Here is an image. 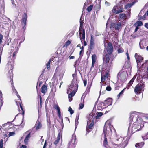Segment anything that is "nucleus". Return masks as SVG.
I'll list each match as a JSON object with an SVG mask.
<instances>
[{
	"mask_svg": "<svg viewBox=\"0 0 148 148\" xmlns=\"http://www.w3.org/2000/svg\"><path fill=\"white\" fill-rule=\"evenodd\" d=\"M83 45L84 46H86L87 45V42H86L85 40H83Z\"/></svg>",
	"mask_w": 148,
	"mask_h": 148,
	"instance_id": "e2e57ef3",
	"label": "nucleus"
},
{
	"mask_svg": "<svg viewBox=\"0 0 148 148\" xmlns=\"http://www.w3.org/2000/svg\"><path fill=\"white\" fill-rule=\"evenodd\" d=\"M142 138L143 140H145L148 139V132L145 136H142Z\"/></svg>",
	"mask_w": 148,
	"mask_h": 148,
	"instance_id": "72a5a7b5",
	"label": "nucleus"
},
{
	"mask_svg": "<svg viewBox=\"0 0 148 148\" xmlns=\"http://www.w3.org/2000/svg\"><path fill=\"white\" fill-rule=\"evenodd\" d=\"M135 3V1L132 2L131 3H128L125 6L126 9H128L132 7Z\"/></svg>",
	"mask_w": 148,
	"mask_h": 148,
	"instance_id": "5701e85b",
	"label": "nucleus"
},
{
	"mask_svg": "<svg viewBox=\"0 0 148 148\" xmlns=\"http://www.w3.org/2000/svg\"><path fill=\"white\" fill-rule=\"evenodd\" d=\"M135 57L137 62V67L138 69L143 70L144 69V67H143L144 64H141V62L143 60V58L140 56L138 55L137 53H135Z\"/></svg>",
	"mask_w": 148,
	"mask_h": 148,
	"instance_id": "20e7f679",
	"label": "nucleus"
},
{
	"mask_svg": "<svg viewBox=\"0 0 148 148\" xmlns=\"http://www.w3.org/2000/svg\"><path fill=\"white\" fill-rule=\"evenodd\" d=\"M107 138L106 137V136H105V138H104V140L103 142V145H104V146L107 148H108V145L107 144Z\"/></svg>",
	"mask_w": 148,
	"mask_h": 148,
	"instance_id": "393cba45",
	"label": "nucleus"
},
{
	"mask_svg": "<svg viewBox=\"0 0 148 148\" xmlns=\"http://www.w3.org/2000/svg\"><path fill=\"white\" fill-rule=\"evenodd\" d=\"M71 42L70 41L68 40L65 43V45L66 46H68L71 44Z\"/></svg>",
	"mask_w": 148,
	"mask_h": 148,
	"instance_id": "864d4df0",
	"label": "nucleus"
},
{
	"mask_svg": "<svg viewBox=\"0 0 148 148\" xmlns=\"http://www.w3.org/2000/svg\"><path fill=\"white\" fill-rule=\"evenodd\" d=\"M54 108L56 109L58 111V113H60V109L57 105H56L54 106Z\"/></svg>",
	"mask_w": 148,
	"mask_h": 148,
	"instance_id": "7c9ffc66",
	"label": "nucleus"
},
{
	"mask_svg": "<svg viewBox=\"0 0 148 148\" xmlns=\"http://www.w3.org/2000/svg\"><path fill=\"white\" fill-rule=\"evenodd\" d=\"M126 55L127 56V58L128 60H129L130 59V57L128 53V50H127V52L126 53Z\"/></svg>",
	"mask_w": 148,
	"mask_h": 148,
	"instance_id": "5fc2aeb1",
	"label": "nucleus"
},
{
	"mask_svg": "<svg viewBox=\"0 0 148 148\" xmlns=\"http://www.w3.org/2000/svg\"><path fill=\"white\" fill-rule=\"evenodd\" d=\"M42 79V74L39 77V80H41Z\"/></svg>",
	"mask_w": 148,
	"mask_h": 148,
	"instance_id": "0e129e2a",
	"label": "nucleus"
},
{
	"mask_svg": "<svg viewBox=\"0 0 148 148\" xmlns=\"http://www.w3.org/2000/svg\"><path fill=\"white\" fill-rule=\"evenodd\" d=\"M96 56L95 55H93L92 56V64L91 66V68L94 67L95 63L96 62Z\"/></svg>",
	"mask_w": 148,
	"mask_h": 148,
	"instance_id": "f3484780",
	"label": "nucleus"
},
{
	"mask_svg": "<svg viewBox=\"0 0 148 148\" xmlns=\"http://www.w3.org/2000/svg\"><path fill=\"white\" fill-rule=\"evenodd\" d=\"M84 86H86L87 84V80L86 79L84 81Z\"/></svg>",
	"mask_w": 148,
	"mask_h": 148,
	"instance_id": "13d9d810",
	"label": "nucleus"
},
{
	"mask_svg": "<svg viewBox=\"0 0 148 148\" xmlns=\"http://www.w3.org/2000/svg\"><path fill=\"white\" fill-rule=\"evenodd\" d=\"M144 126V121L143 123H140L139 124V123H133V125L132 128V131L134 133L140 130Z\"/></svg>",
	"mask_w": 148,
	"mask_h": 148,
	"instance_id": "423d86ee",
	"label": "nucleus"
},
{
	"mask_svg": "<svg viewBox=\"0 0 148 148\" xmlns=\"http://www.w3.org/2000/svg\"><path fill=\"white\" fill-rule=\"evenodd\" d=\"M68 110L70 111V112L71 114H72L74 112L73 110L70 107L69 108Z\"/></svg>",
	"mask_w": 148,
	"mask_h": 148,
	"instance_id": "79ce46f5",
	"label": "nucleus"
},
{
	"mask_svg": "<svg viewBox=\"0 0 148 148\" xmlns=\"http://www.w3.org/2000/svg\"><path fill=\"white\" fill-rule=\"evenodd\" d=\"M77 74L75 73L74 74H73L72 75V76L73 77V80H74V79L75 80H77Z\"/></svg>",
	"mask_w": 148,
	"mask_h": 148,
	"instance_id": "c9c22d12",
	"label": "nucleus"
},
{
	"mask_svg": "<svg viewBox=\"0 0 148 148\" xmlns=\"http://www.w3.org/2000/svg\"><path fill=\"white\" fill-rule=\"evenodd\" d=\"M30 137V133H29L26 136L24 140L25 143L26 144L27 143L28 140Z\"/></svg>",
	"mask_w": 148,
	"mask_h": 148,
	"instance_id": "b1692460",
	"label": "nucleus"
},
{
	"mask_svg": "<svg viewBox=\"0 0 148 148\" xmlns=\"http://www.w3.org/2000/svg\"><path fill=\"white\" fill-rule=\"evenodd\" d=\"M137 81L141 84H145V83L148 82V73H145L143 75H139L138 77Z\"/></svg>",
	"mask_w": 148,
	"mask_h": 148,
	"instance_id": "39448f33",
	"label": "nucleus"
},
{
	"mask_svg": "<svg viewBox=\"0 0 148 148\" xmlns=\"http://www.w3.org/2000/svg\"><path fill=\"white\" fill-rule=\"evenodd\" d=\"M16 53H17V52L16 51L14 52L13 54V57H15L16 56Z\"/></svg>",
	"mask_w": 148,
	"mask_h": 148,
	"instance_id": "680f3d73",
	"label": "nucleus"
},
{
	"mask_svg": "<svg viewBox=\"0 0 148 148\" xmlns=\"http://www.w3.org/2000/svg\"><path fill=\"white\" fill-rule=\"evenodd\" d=\"M114 26L116 29L119 30L121 26V23L119 22L116 24H115Z\"/></svg>",
	"mask_w": 148,
	"mask_h": 148,
	"instance_id": "6ab92c4d",
	"label": "nucleus"
},
{
	"mask_svg": "<svg viewBox=\"0 0 148 148\" xmlns=\"http://www.w3.org/2000/svg\"><path fill=\"white\" fill-rule=\"evenodd\" d=\"M47 90V86L45 85H43L41 87V92L43 93H45Z\"/></svg>",
	"mask_w": 148,
	"mask_h": 148,
	"instance_id": "412c9836",
	"label": "nucleus"
},
{
	"mask_svg": "<svg viewBox=\"0 0 148 148\" xmlns=\"http://www.w3.org/2000/svg\"><path fill=\"white\" fill-rule=\"evenodd\" d=\"M93 8L92 5H90L88 6L86 9V10L88 12H90L91 11Z\"/></svg>",
	"mask_w": 148,
	"mask_h": 148,
	"instance_id": "473e14b6",
	"label": "nucleus"
},
{
	"mask_svg": "<svg viewBox=\"0 0 148 148\" xmlns=\"http://www.w3.org/2000/svg\"><path fill=\"white\" fill-rule=\"evenodd\" d=\"M42 98H41V97L40 96V105H41L42 104Z\"/></svg>",
	"mask_w": 148,
	"mask_h": 148,
	"instance_id": "bf43d9fd",
	"label": "nucleus"
},
{
	"mask_svg": "<svg viewBox=\"0 0 148 148\" xmlns=\"http://www.w3.org/2000/svg\"><path fill=\"white\" fill-rule=\"evenodd\" d=\"M3 38V35L0 33V44L3 42L2 40Z\"/></svg>",
	"mask_w": 148,
	"mask_h": 148,
	"instance_id": "c03bdc74",
	"label": "nucleus"
},
{
	"mask_svg": "<svg viewBox=\"0 0 148 148\" xmlns=\"http://www.w3.org/2000/svg\"><path fill=\"white\" fill-rule=\"evenodd\" d=\"M144 143L141 142L140 143H138L136 144L135 146L137 148L138 147V148H141L142 147L143 145L144 144Z\"/></svg>",
	"mask_w": 148,
	"mask_h": 148,
	"instance_id": "a878e982",
	"label": "nucleus"
},
{
	"mask_svg": "<svg viewBox=\"0 0 148 148\" xmlns=\"http://www.w3.org/2000/svg\"><path fill=\"white\" fill-rule=\"evenodd\" d=\"M80 20V26L79 29V35H81L82 34V31L83 30V21H81V19Z\"/></svg>",
	"mask_w": 148,
	"mask_h": 148,
	"instance_id": "a211bd4d",
	"label": "nucleus"
},
{
	"mask_svg": "<svg viewBox=\"0 0 148 148\" xmlns=\"http://www.w3.org/2000/svg\"><path fill=\"white\" fill-rule=\"evenodd\" d=\"M27 20V15L26 13H24L22 16L21 23L23 29L26 25V23Z\"/></svg>",
	"mask_w": 148,
	"mask_h": 148,
	"instance_id": "9b49d317",
	"label": "nucleus"
},
{
	"mask_svg": "<svg viewBox=\"0 0 148 148\" xmlns=\"http://www.w3.org/2000/svg\"><path fill=\"white\" fill-rule=\"evenodd\" d=\"M104 103L106 107L108 106L111 105L112 103V99L111 98H108L104 101Z\"/></svg>",
	"mask_w": 148,
	"mask_h": 148,
	"instance_id": "4468645a",
	"label": "nucleus"
},
{
	"mask_svg": "<svg viewBox=\"0 0 148 148\" xmlns=\"http://www.w3.org/2000/svg\"><path fill=\"white\" fill-rule=\"evenodd\" d=\"M12 90H13V92H15L16 93V95H17V96L19 98L20 96L19 95H18V92L16 91V90L15 89H14V87H13V88H12Z\"/></svg>",
	"mask_w": 148,
	"mask_h": 148,
	"instance_id": "58836bf2",
	"label": "nucleus"
},
{
	"mask_svg": "<svg viewBox=\"0 0 148 148\" xmlns=\"http://www.w3.org/2000/svg\"><path fill=\"white\" fill-rule=\"evenodd\" d=\"M106 49L107 53L105 54V56L103 57V61L104 63L107 64L108 66L110 65V66H111V63H109V60L111 58L110 55L113 51V46L110 43H108L106 47Z\"/></svg>",
	"mask_w": 148,
	"mask_h": 148,
	"instance_id": "f03ea898",
	"label": "nucleus"
},
{
	"mask_svg": "<svg viewBox=\"0 0 148 148\" xmlns=\"http://www.w3.org/2000/svg\"><path fill=\"white\" fill-rule=\"evenodd\" d=\"M143 41H140L139 43V46L140 48L141 49H143L145 48L144 47L143 45Z\"/></svg>",
	"mask_w": 148,
	"mask_h": 148,
	"instance_id": "f704fd0d",
	"label": "nucleus"
},
{
	"mask_svg": "<svg viewBox=\"0 0 148 148\" xmlns=\"http://www.w3.org/2000/svg\"><path fill=\"white\" fill-rule=\"evenodd\" d=\"M106 78L104 76V75H103V74H101V81L102 82H104V81H105Z\"/></svg>",
	"mask_w": 148,
	"mask_h": 148,
	"instance_id": "a19ab883",
	"label": "nucleus"
},
{
	"mask_svg": "<svg viewBox=\"0 0 148 148\" xmlns=\"http://www.w3.org/2000/svg\"><path fill=\"white\" fill-rule=\"evenodd\" d=\"M42 125L39 121H37L35 124V127L36 130H37L41 128Z\"/></svg>",
	"mask_w": 148,
	"mask_h": 148,
	"instance_id": "dca6fc26",
	"label": "nucleus"
},
{
	"mask_svg": "<svg viewBox=\"0 0 148 148\" xmlns=\"http://www.w3.org/2000/svg\"><path fill=\"white\" fill-rule=\"evenodd\" d=\"M90 37H91V40H90V45H89V47H90V50L92 51V49H93L94 47V40L93 38V36L92 35H91Z\"/></svg>",
	"mask_w": 148,
	"mask_h": 148,
	"instance_id": "ddd939ff",
	"label": "nucleus"
},
{
	"mask_svg": "<svg viewBox=\"0 0 148 148\" xmlns=\"http://www.w3.org/2000/svg\"><path fill=\"white\" fill-rule=\"evenodd\" d=\"M51 61V59H50L49 60L48 62L46 64L47 67L48 69L50 68V63Z\"/></svg>",
	"mask_w": 148,
	"mask_h": 148,
	"instance_id": "e433bc0d",
	"label": "nucleus"
},
{
	"mask_svg": "<svg viewBox=\"0 0 148 148\" xmlns=\"http://www.w3.org/2000/svg\"><path fill=\"white\" fill-rule=\"evenodd\" d=\"M136 77V76L135 75L134 76L133 78L131 79V80L130 81L129 83H128V85L129 86H131L133 82L134 81Z\"/></svg>",
	"mask_w": 148,
	"mask_h": 148,
	"instance_id": "bb28decb",
	"label": "nucleus"
},
{
	"mask_svg": "<svg viewBox=\"0 0 148 148\" xmlns=\"http://www.w3.org/2000/svg\"><path fill=\"white\" fill-rule=\"evenodd\" d=\"M123 51V50L122 49H119L118 50V53H122Z\"/></svg>",
	"mask_w": 148,
	"mask_h": 148,
	"instance_id": "603ef678",
	"label": "nucleus"
},
{
	"mask_svg": "<svg viewBox=\"0 0 148 148\" xmlns=\"http://www.w3.org/2000/svg\"><path fill=\"white\" fill-rule=\"evenodd\" d=\"M126 17V15L125 14H120L119 15V18L120 19H124Z\"/></svg>",
	"mask_w": 148,
	"mask_h": 148,
	"instance_id": "c85d7f7f",
	"label": "nucleus"
},
{
	"mask_svg": "<svg viewBox=\"0 0 148 148\" xmlns=\"http://www.w3.org/2000/svg\"><path fill=\"white\" fill-rule=\"evenodd\" d=\"M15 134V133L14 132H10L8 135L9 136H14Z\"/></svg>",
	"mask_w": 148,
	"mask_h": 148,
	"instance_id": "a18cd8bd",
	"label": "nucleus"
},
{
	"mask_svg": "<svg viewBox=\"0 0 148 148\" xmlns=\"http://www.w3.org/2000/svg\"><path fill=\"white\" fill-rule=\"evenodd\" d=\"M46 141H45V142L44 145L43 146V148H45L46 147Z\"/></svg>",
	"mask_w": 148,
	"mask_h": 148,
	"instance_id": "69168bd1",
	"label": "nucleus"
},
{
	"mask_svg": "<svg viewBox=\"0 0 148 148\" xmlns=\"http://www.w3.org/2000/svg\"><path fill=\"white\" fill-rule=\"evenodd\" d=\"M146 17V15L145 14L142 17L141 19L143 20H144L145 19Z\"/></svg>",
	"mask_w": 148,
	"mask_h": 148,
	"instance_id": "4d7b16f0",
	"label": "nucleus"
},
{
	"mask_svg": "<svg viewBox=\"0 0 148 148\" xmlns=\"http://www.w3.org/2000/svg\"><path fill=\"white\" fill-rule=\"evenodd\" d=\"M93 125L94 123L93 119H92L90 120L88 119L86 128V131L88 132L89 133L90 132V129Z\"/></svg>",
	"mask_w": 148,
	"mask_h": 148,
	"instance_id": "9d476101",
	"label": "nucleus"
},
{
	"mask_svg": "<svg viewBox=\"0 0 148 148\" xmlns=\"http://www.w3.org/2000/svg\"><path fill=\"white\" fill-rule=\"evenodd\" d=\"M60 139V136L58 135V136L57 137V139L55 141V142L54 143V144L55 145L57 144L58 143Z\"/></svg>",
	"mask_w": 148,
	"mask_h": 148,
	"instance_id": "2f4dec72",
	"label": "nucleus"
},
{
	"mask_svg": "<svg viewBox=\"0 0 148 148\" xmlns=\"http://www.w3.org/2000/svg\"><path fill=\"white\" fill-rule=\"evenodd\" d=\"M145 86V84H137L134 88L135 93L136 94H140L143 91Z\"/></svg>",
	"mask_w": 148,
	"mask_h": 148,
	"instance_id": "0eeeda50",
	"label": "nucleus"
},
{
	"mask_svg": "<svg viewBox=\"0 0 148 148\" xmlns=\"http://www.w3.org/2000/svg\"><path fill=\"white\" fill-rule=\"evenodd\" d=\"M3 144V140L1 139L0 141V148H2Z\"/></svg>",
	"mask_w": 148,
	"mask_h": 148,
	"instance_id": "8fccbe9b",
	"label": "nucleus"
},
{
	"mask_svg": "<svg viewBox=\"0 0 148 148\" xmlns=\"http://www.w3.org/2000/svg\"><path fill=\"white\" fill-rule=\"evenodd\" d=\"M104 75L106 78H108L109 76L108 73L107 72H106L105 74H104Z\"/></svg>",
	"mask_w": 148,
	"mask_h": 148,
	"instance_id": "6e6d98bb",
	"label": "nucleus"
},
{
	"mask_svg": "<svg viewBox=\"0 0 148 148\" xmlns=\"http://www.w3.org/2000/svg\"><path fill=\"white\" fill-rule=\"evenodd\" d=\"M103 113L102 112H97V115L96 116V119H98L99 117L103 115Z\"/></svg>",
	"mask_w": 148,
	"mask_h": 148,
	"instance_id": "c756f323",
	"label": "nucleus"
},
{
	"mask_svg": "<svg viewBox=\"0 0 148 148\" xmlns=\"http://www.w3.org/2000/svg\"><path fill=\"white\" fill-rule=\"evenodd\" d=\"M142 113L137 112H134L132 113L130 115L129 119L130 122H133L134 123H143V121L140 117Z\"/></svg>",
	"mask_w": 148,
	"mask_h": 148,
	"instance_id": "7ed1b4c3",
	"label": "nucleus"
},
{
	"mask_svg": "<svg viewBox=\"0 0 148 148\" xmlns=\"http://www.w3.org/2000/svg\"><path fill=\"white\" fill-rule=\"evenodd\" d=\"M21 147L22 148H26L27 146H26L24 145H22Z\"/></svg>",
	"mask_w": 148,
	"mask_h": 148,
	"instance_id": "774afa93",
	"label": "nucleus"
},
{
	"mask_svg": "<svg viewBox=\"0 0 148 148\" xmlns=\"http://www.w3.org/2000/svg\"><path fill=\"white\" fill-rule=\"evenodd\" d=\"M97 107L98 108L99 107L102 108H104L106 107V106H105L104 102H99L97 105Z\"/></svg>",
	"mask_w": 148,
	"mask_h": 148,
	"instance_id": "aec40b11",
	"label": "nucleus"
},
{
	"mask_svg": "<svg viewBox=\"0 0 148 148\" xmlns=\"http://www.w3.org/2000/svg\"><path fill=\"white\" fill-rule=\"evenodd\" d=\"M84 106V104L83 103H80L79 105V108L80 109H82L83 108Z\"/></svg>",
	"mask_w": 148,
	"mask_h": 148,
	"instance_id": "09e8293b",
	"label": "nucleus"
},
{
	"mask_svg": "<svg viewBox=\"0 0 148 148\" xmlns=\"http://www.w3.org/2000/svg\"><path fill=\"white\" fill-rule=\"evenodd\" d=\"M109 123L108 121H106L104 127V130H103V133L104 134V136H106V135L107 134V129L110 130L111 132L112 130L111 129V127H110L109 126Z\"/></svg>",
	"mask_w": 148,
	"mask_h": 148,
	"instance_id": "f8f14e48",
	"label": "nucleus"
},
{
	"mask_svg": "<svg viewBox=\"0 0 148 148\" xmlns=\"http://www.w3.org/2000/svg\"><path fill=\"white\" fill-rule=\"evenodd\" d=\"M112 11V12L116 14H118L123 11V8L122 6L116 5L113 7Z\"/></svg>",
	"mask_w": 148,
	"mask_h": 148,
	"instance_id": "6e6552de",
	"label": "nucleus"
},
{
	"mask_svg": "<svg viewBox=\"0 0 148 148\" xmlns=\"http://www.w3.org/2000/svg\"><path fill=\"white\" fill-rule=\"evenodd\" d=\"M13 71L12 69H10V70L9 72V73H10V79H11V82H13V81H12V79L13 77Z\"/></svg>",
	"mask_w": 148,
	"mask_h": 148,
	"instance_id": "cd10ccee",
	"label": "nucleus"
},
{
	"mask_svg": "<svg viewBox=\"0 0 148 148\" xmlns=\"http://www.w3.org/2000/svg\"><path fill=\"white\" fill-rule=\"evenodd\" d=\"M105 4L107 6H109L111 4L110 3L107 2L106 1H105Z\"/></svg>",
	"mask_w": 148,
	"mask_h": 148,
	"instance_id": "3c124183",
	"label": "nucleus"
},
{
	"mask_svg": "<svg viewBox=\"0 0 148 148\" xmlns=\"http://www.w3.org/2000/svg\"><path fill=\"white\" fill-rule=\"evenodd\" d=\"M126 73L124 71L119 72L117 75L118 78L121 81L124 82L126 80Z\"/></svg>",
	"mask_w": 148,
	"mask_h": 148,
	"instance_id": "1a4fd4ad",
	"label": "nucleus"
},
{
	"mask_svg": "<svg viewBox=\"0 0 148 148\" xmlns=\"http://www.w3.org/2000/svg\"><path fill=\"white\" fill-rule=\"evenodd\" d=\"M79 118V116L77 117L76 118V119H75L76 126H75V129H76V128H77V125L78 123V120Z\"/></svg>",
	"mask_w": 148,
	"mask_h": 148,
	"instance_id": "ea45409f",
	"label": "nucleus"
},
{
	"mask_svg": "<svg viewBox=\"0 0 148 148\" xmlns=\"http://www.w3.org/2000/svg\"><path fill=\"white\" fill-rule=\"evenodd\" d=\"M106 90L108 91H110L111 90V88L110 86H108L106 88Z\"/></svg>",
	"mask_w": 148,
	"mask_h": 148,
	"instance_id": "de8ad7c7",
	"label": "nucleus"
},
{
	"mask_svg": "<svg viewBox=\"0 0 148 148\" xmlns=\"http://www.w3.org/2000/svg\"><path fill=\"white\" fill-rule=\"evenodd\" d=\"M82 36H80V39L81 42L82 43L83 40H84L85 39V32L84 29H83L82 31Z\"/></svg>",
	"mask_w": 148,
	"mask_h": 148,
	"instance_id": "4be33fe9",
	"label": "nucleus"
},
{
	"mask_svg": "<svg viewBox=\"0 0 148 148\" xmlns=\"http://www.w3.org/2000/svg\"><path fill=\"white\" fill-rule=\"evenodd\" d=\"M124 2H125L123 0H122L120 1L119 2V3L117 5H119L123 6L122 5L124 3Z\"/></svg>",
	"mask_w": 148,
	"mask_h": 148,
	"instance_id": "49530a36",
	"label": "nucleus"
},
{
	"mask_svg": "<svg viewBox=\"0 0 148 148\" xmlns=\"http://www.w3.org/2000/svg\"><path fill=\"white\" fill-rule=\"evenodd\" d=\"M144 26L146 28L148 29V23H145L144 25Z\"/></svg>",
	"mask_w": 148,
	"mask_h": 148,
	"instance_id": "052dcab7",
	"label": "nucleus"
},
{
	"mask_svg": "<svg viewBox=\"0 0 148 148\" xmlns=\"http://www.w3.org/2000/svg\"><path fill=\"white\" fill-rule=\"evenodd\" d=\"M124 89H123V90H122L119 94L118 95H117V97H118V98H119V97H120V96L121 95H122V94H123V92H124Z\"/></svg>",
	"mask_w": 148,
	"mask_h": 148,
	"instance_id": "37998d69",
	"label": "nucleus"
},
{
	"mask_svg": "<svg viewBox=\"0 0 148 148\" xmlns=\"http://www.w3.org/2000/svg\"><path fill=\"white\" fill-rule=\"evenodd\" d=\"M76 138L75 137V136L74 134H73L72 137V139L71 140V141L69 143V146L70 145H71V143L75 145L76 144Z\"/></svg>",
	"mask_w": 148,
	"mask_h": 148,
	"instance_id": "2eb2a0df",
	"label": "nucleus"
},
{
	"mask_svg": "<svg viewBox=\"0 0 148 148\" xmlns=\"http://www.w3.org/2000/svg\"><path fill=\"white\" fill-rule=\"evenodd\" d=\"M77 80H72L71 85L67 90V93L69 94V101L71 102L72 100V97L75 95L78 88Z\"/></svg>",
	"mask_w": 148,
	"mask_h": 148,
	"instance_id": "f257e3e1",
	"label": "nucleus"
},
{
	"mask_svg": "<svg viewBox=\"0 0 148 148\" xmlns=\"http://www.w3.org/2000/svg\"><path fill=\"white\" fill-rule=\"evenodd\" d=\"M139 28L138 27V26H137L136 28H135V30H134V32H136L138 30V29Z\"/></svg>",
	"mask_w": 148,
	"mask_h": 148,
	"instance_id": "338daca9",
	"label": "nucleus"
},
{
	"mask_svg": "<svg viewBox=\"0 0 148 148\" xmlns=\"http://www.w3.org/2000/svg\"><path fill=\"white\" fill-rule=\"evenodd\" d=\"M136 24L137 26H140L143 25V23L141 21H138Z\"/></svg>",
	"mask_w": 148,
	"mask_h": 148,
	"instance_id": "4c0bfd02",
	"label": "nucleus"
}]
</instances>
